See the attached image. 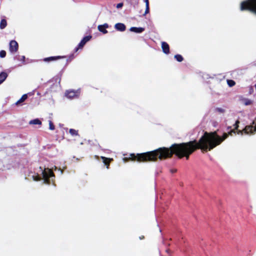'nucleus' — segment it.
Masks as SVG:
<instances>
[{
	"mask_svg": "<svg viewBox=\"0 0 256 256\" xmlns=\"http://www.w3.org/2000/svg\"><path fill=\"white\" fill-rule=\"evenodd\" d=\"M30 124L41 125L42 124V122L40 120H38V118H36V119H34V120H30Z\"/></svg>",
	"mask_w": 256,
	"mask_h": 256,
	"instance_id": "nucleus-18",
	"label": "nucleus"
},
{
	"mask_svg": "<svg viewBox=\"0 0 256 256\" xmlns=\"http://www.w3.org/2000/svg\"><path fill=\"white\" fill-rule=\"evenodd\" d=\"M18 48V42L14 40H11L10 43V50L11 52H16Z\"/></svg>",
	"mask_w": 256,
	"mask_h": 256,
	"instance_id": "nucleus-5",
	"label": "nucleus"
},
{
	"mask_svg": "<svg viewBox=\"0 0 256 256\" xmlns=\"http://www.w3.org/2000/svg\"><path fill=\"white\" fill-rule=\"evenodd\" d=\"M92 38V36L91 35L86 36H84L82 40H81L80 42V46L81 49L84 46V45L88 41H90Z\"/></svg>",
	"mask_w": 256,
	"mask_h": 256,
	"instance_id": "nucleus-10",
	"label": "nucleus"
},
{
	"mask_svg": "<svg viewBox=\"0 0 256 256\" xmlns=\"http://www.w3.org/2000/svg\"><path fill=\"white\" fill-rule=\"evenodd\" d=\"M6 56V52L4 50H2L0 51V57L2 58H4Z\"/></svg>",
	"mask_w": 256,
	"mask_h": 256,
	"instance_id": "nucleus-25",
	"label": "nucleus"
},
{
	"mask_svg": "<svg viewBox=\"0 0 256 256\" xmlns=\"http://www.w3.org/2000/svg\"><path fill=\"white\" fill-rule=\"evenodd\" d=\"M144 2L146 3V10H145L144 15H146V14H148L150 12L149 0H144Z\"/></svg>",
	"mask_w": 256,
	"mask_h": 256,
	"instance_id": "nucleus-16",
	"label": "nucleus"
},
{
	"mask_svg": "<svg viewBox=\"0 0 256 256\" xmlns=\"http://www.w3.org/2000/svg\"><path fill=\"white\" fill-rule=\"evenodd\" d=\"M24 56H23V58H22V59H24Z\"/></svg>",
	"mask_w": 256,
	"mask_h": 256,
	"instance_id": "nucleus-33",
	"label": "nucleus"
},
{
	"mask_svg": "<svg viewBox=\"0 0 256 256\" xmlns=\"http://www.w3.org/2000/svg\"><path fill=\"white\" fill-rule=\"evenodd\" d=\"M130 31L134 32L136 33H141L144 30V28H136V27H132L130 29Z\"/></svg>",
	"mask_w": 256,
	"mask_h": 256,
	"instance_id": "nucleus-12",
	"label": "nucleus"
},
{
	"mask_svg": "<svg viewBox=\"0 0 256 256\" xmlns=\"http://www.w3.org/2000/svg\"><path fill=\"white\" fill-rule=\"evenodd\" d=\"M123 5H124L123 3H122V2L119 3V4H117L116 8H121L123 6Z\"/></svg>",
	"mask_w": 256,
	"mask_h": 256,
	"instance_id": "nucleus-27",
	"label": "nucleus"
},
{
	"mask_svg": "<svg viewBox=\"0 0 256 256\" xmlns=\"http://www.w3.org/2000/svg\"><path fill=\"white\" fill-rule=\"evenodd\" d=\"M162 52L166 54L170 53V46L168 44L165 42H162Z\"/></svg>",
	"mask_w": 256,
	"mask_h": 256,
	"instance_id": "nucleus-7",
	"label": "nucleus"
},
{
	"mask_svg": "<svg viewBox=\"0 0 256 256\" xmlns=\"http://www.w3.org/2000/svg\"><path fill=\"white\" fill-rule=\"evenodd\" d=\"M215 111L218 113H224L225 112V110L224 109L220 108H216Z\"/></svg>",
	"mask_w": 256,
	"mask_h": 256,
	"instance_id": "nucleus-23",
	"label": "nucleus"
},
{
	"mask_svg": "<svg viewBox=\"0 0 256 256\" xmlns=\"http://www.w3.org/2000/svg\"><path fill=\"white\" fill-rule=\"evenodd\" d=\"M24 56H23V58H22V59H24Z\"/></svg>",
	"mask_w": 256,
	"mask_h": 256,
	"instance_id": "nucleus-34",
	"label": "nucleus"
},
{
	"mask_svg": "<svg viewBox=\"0 0 256 256\" xmlns=\"http://www.w3.org/2000/svg\"><path fill=\"white\" fill-rule=\"evenodd\" d=\"M114 28L118 31L124 32L126 29V26L122 23H117L114 25Z\"/></svg>",
	"mask_w": 256,
	"mask_h": 256,
	"instance_id": "nucleus-9",
	"label": "nucleus"
},
{
	"mask_svg": "<svg viewBox=\"0 0 256 256\" xmlns=\"http://www.w3.org/2000/svg\"><path fill=\"white\" fill-rule=\"evenodd\" d=\"M28 98V95L27 94H24L22 96L21 98L16 102V105L20 103H22L24 102Z\"/></svg>",
	"mask_w": 256,
	"mask_h": 256,
	"instance_id": "nucleus-15",
	"label": "nucleus"
},
{
	"mask_svg": "<svg viewBox=\"0 0 256 256\" xmlns=\"http://www.w3.org/2000/svg\"><path fill=\"white\" fill-rule=\"evenodd\" d=\"M170 171L171 173L173 174L176 172L177 170L176 169H171Z\"/></svg>",
	"mask_w": 256,
	"mask_h": 256,
	"instance_id": "nucleus-29",
	"label": "nucleus"
},
{
	"mask_svg": "<svg viewBox=\"0 0 256 256\" xmlns=\"http://www.w3.org/2000/svg\"><path fill=\"white\" fill-rule=\"evenodd\" d=\"M65 56H54L46 58L44 59V61L46 62H50V61L56 60L60 58H64Z\"/></svg>",
	"mask_w": 256,
	"mask_h": 256,
	"instance_id": "nucleus-11",
	"label": "nucleus"
},
{
	"mask_svg": "<svg viewBox=\"0 0 256 256\" xmlns=\"http://www.w3.org/2000/svg\"><path fill=\"white\" fill-rule=\"evenodd\" d=\"M236 132L238 134H240L241 136H242L244 134L248 135H253L252 124L251 123L250 124L246 126L242 130H239L238 129Z\"/></svg>",
	"mask_w": 256,
	"mask_h": 256,
	"instance_id": "nucleus-4",
	"label": "nucleus"
},
{
	"mask_svg": "<svg viewBox=\"0 0 256 256\" xmlns=\"http://www.w3.org/2000/svg\"><path fill=\"white\" fill-rule=\"evenodd\" d=\"M8 76V74L5 72L0 73V84L2 83Z\"/></svg>",
	"mask_w": 256,
	"mask_h": 256,
	"instance_id": "nucleus-14",
	"label": "nucleus"
},
{
	"mask_svg": "<svg viewBox=\"0 0 256 256\" xmlns=\"http://www.w3.org/2000/svg\"><path fill=\"white\" fill-rule=\"evenodd\" d=\"M108 24L106 23L102 25L98 26V29L100 32H102L104 34H106L108 32V30L106 29L108 28Z\"/></svg>",
	"mask_w": 256,
	"mask_h": 256,
	"instance_id": "nucleus-6",
	"label": "nucleus"
},
{
	"mask_svg": "<svg viewBox=\"0 0 256 256\" xmlns=\"http://www.w3.org/2000/svg\"><path fill=\"white\" fill-rule=\"evenodd\" d=\"M229 135H232L230 131L228 133H224L222 136H218L216 131L210 132H206L198 142L194 140L187 142L174 144L169 148L162 147L151 152L136 154H130V160L139 162H155L158 158L162 160L171 158L173 154L179 158L185 157L188 160L190 155L196 150L200 149L206 152L210 151L220 145Z\"/></svg>",
	"mask_w": 256,
	"mask_h": 256,
	"instance_id": "nucleus-1",
	"label": "nucleus"
},
{
	"mask_svg": "<svg viewBox=\"0 0 256 256\" xmlns=\"http://www.w3.org/2000/svg\"><path fill=\"white\" fill-rule=\"evenodd\" d=\"M241 11H249L256 15V0H245L240 4Z\"/></svg>",
	"mask_w": 256,
	"mask_h": 256,
	"instance_id": "nucleus-2",
	"label": "nucleus"
},
{
	"mask_svg": "<svg viewBox=\"0 0 256 256\" xmlns=\"http://www.w3.org/2000/svg\"><path fill=\"white\" fill-rule=\"evenodd\" d=\"M7 26V22L5 19H2L0 22V28L4 29Z\"/></svg>",
	"mask_w": 256,
	"mask_h": 256,
	"instance_id": "nucleus-17",
	"label": "nucleus"
},
{
	"mask_svg": "<svg viewBox=\"0 0 256 256\" xmlns=\"http://www.w3.org/2000/svg\"><path fill=\"white\" fill-rule=\"evenodd\" d=\"M230 132L232 133H236V130H235V128H234L233 130H231Z\"/></svg>",
	"mask_w": 256,
	"mask_h": 256,
	"instance_id": "nucleus-30",
	"label": "nucleus"
},
{
	"mask_svg": "<svg viewBox=\"0 0 256 256\" xmlns=\"http://www.w3.org/2000/svg\"><path fill=\"white\" fill-rule=\"evenodd\" d=\"M101 158L102 160V162L106 166V168H108L110 162L113 160L112 158H107L104 156H102Z\"/></svg>",
	"mask_w": 256,
	"mask_h": 256,
	"instance_id": "nucleus-13",
	"label": "nucleus"
},
{
	"mask_svg": "<svg viewBox=\"0 0 256 256\" xmlns=\"http://www.w3.org/2000/svg\"><path fill=\"white\" fill-rule=\"evenodd\" d=\"M239 124H240V121L238 120H236L235 124L234 125V128H235V130H238V127H239Z\"/></svg>",
	"mask_w": 256,
	"mask_h": 256,
	"instance_id": "nucleus-26",
	"label": "nucleus"
},
{
	"mask_svg": "<svg viewBox=\"0 0 256 256\" xmlns=\"http://www.w3.org/2000/svg\"><path fill=\"white\" fill-rule=\"evenodd\" d=\"M49 128L50 130H54L55 129V126L51 120L49 121Z\"/></svg>",
	"mask_w": 256,
	"mask_h": 256,
	"instance_id": "nucleus-24",
	"label": "nucleus"
},
{
	"mask_svg": "<svg viewBox=\"0 0 256 256\" xmlns=\"http://www.w3.org/2000/svg\"><path fill=\"white\" fill-rule=\"evenodd\" d=\"M174 58L178 62H181L184 60L183 57L180 54H176L174 56Z\"/></svg>",
	"mask_w": 256,
	"mask_h": 256,
	"instance_id": "nucleus-20",
	"label": "nucleus"
},
{
	"mask_svg": "<svg viewBox=\"0 0 256 256\" xmlns=\"http://www.w3.org/2000/svg\"><path fill=\"white\" fill-rule=\"evenodd\" d=\"M40 180V178L39 177H38V178L36 179V180Z\"/></svg>",
	"mask_w": 256,
	"mask_h": 256,
	"instance_id": "nucleus-32",
	"label": "nucleus"
},
{
	"mask_svg": "<svg viewBox=\"0 0 256 256\" xmlns=\"http://www.w3.org/2000/svg\"><path fill=\"white\" fill-rule=\"evenodd\" d=\"M80 48V42L78 44L77 46L74 48V51L76 52Z\"/></svg>",
	"mask_w": 256,
	"mask_h": 256,
	"instance_id": "nucleus-28",
	"label": "nucleus"
},
{
	"mask_svg": "<svg viewBox=\"0 0 256 256\" xmlns=\"http://www.w3.org/2000/svg\"><path fill=\"white\" fill-rule=\"evenodd\" d=\"M227 84L229 86L232 87L236 84V82L234 80H228Z\"/></svg>",
	"mask_w": 256,
	"mask_h": 256,
	"instance_id": "nucleus-22",
	"label": "nucleus"
},
{
	"mask_svg": "<svg viewBox=\"0 0 256 256\" xmlns=\"http://www.w3.org/2000/svg\"><path fill=\"white\" fill-rule=\"evenodd\" d=\"M139 238H140V240H144V236H140L139 237Z\"/></svg>",
	"mask_w": 256,
	"mask_h": 256,
	"instance_id": "nucleus-31",
	"label": "nucleus"
},
{
	"mask_svg": "<svg viewBox=\"0 0 256 256\" xmlns=\"http://www.w3.org/2000/svg\"><path fill=\"white\" fill-rule=\"evenodd\" d=\"M77 92L74 90H67L65 93V95L68 98H73L78 96Z\"/></svg>",
	"mask_w": 256,
	"mask_h": 256,
	"instance_id": "nucleus-8",
	"label": "nucleus"
},
{
	"mask_svg": "<svg viewBox=\"0 0 256 256\" xmlns=\"http://www.w3.org/2000/svg\"><path fill=\"white\" fill-rule=\"evenodd\" d=\"M252 124L253 134H254L256 132V118L254 120L252 121Z\"/></svg>",
	"mask_w": 256,
	"mask_h": 256,
	"instance_id": "nucleus-21",
	"label": "nucleus"
},
{
	"mask_svg": "<svg viewBox=\"0 0 256 256\" xmlns=\"http://www.w3.org/2000/svg\"><path fill=\"white\" fill-rule=\"evenodd\" d=\"M69 132L72 136H78V130H76L74 129L70 128Z\"/></svg>",
	"mask_w": 256,
	"mask_h": 256,
	"instance_id": "nucleus-19",
	"label": "nucleus"
},
{
	"mask_svg": "<svg viewBox=\"0 0 256 256\" xmlns=\"http://www.w3.org/2000/svg\"><path fill=\"white\" fill-rule=\"evenodd\" d=\"M255 86H256V84L255 85Z\"/></svg>",
	"mask_w": 256,
	"mask_h": 256,
	"instance_id": "nucleus-35",
	"label": "nucleus"
},
{
	"mask_svg": "<svg viewBox=\"0 0 256 256\" xmlns=\"http://www.w3.org/2000/svg\"><path fill=\"white\" fill-rule=\"evenodd\" d=\"M42 174L44 182L48 184H50V178L54 176V174L52 170L49 168H45L42 172Z\"/></svg>",
	"mask_w": 256,
	"mask_h": 256,
	"instance_id": "nucleus-3",
	"label": "nucleus"
}]
</instances>
